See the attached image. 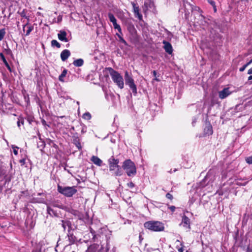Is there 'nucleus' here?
Segmentation results:
<instances>
[{
	"label": "nucleus",
	"instance_id": "obj_1",
	"mask_svg": "<svg viewBox=\"0 0 252 252\" xmlns=\"http://www.w3.org/2000/svg\"><path fill=\"white\" fill-rule=\"evenodd\" d=\"M109 168L112 174L116 176H120L123 175V171L121 167L118 165L119 160L111 157L108 160Z\"/></svg>",
	"mask_w": 252,
	"mask_h": 252
},
{
	"label": "nucleus",
	"instance_id": "obj_2",
	"mask_svg": "<svg viewBox=\"0 0 252 252\" xmlns=\"http://www.w3.org/2000/svg\"><path fill=\"white\" fill-rule=\"evenodd\" d=\"M144 226L152 231L159 232L164 230V226L163 223L158 221L150 220L146 221Z\"/></svg>",
	"mask_w": 252,
	"mask_h": 252
},
{
	"label": "nucleus",
	"instance_id": "obj_3",
	"mask_svg": "<svg viewBox=\"0 0 252 252\" xmlns=\"http://www.w3.org/2000/svg\"><path fill=\"white\" fill-rule=\"evenodd\" d=\"M122 168L128 176H133L136 173V168L134 163L130 159H126L124 161Z\"/></svg>",
	"mask_w": 252,
	"mask_h": 252
},
{
	"label": "nucleus",
	"instance_id": "obj_4",
	"mask_svg": "<svg viewBox=\"0 0 252 252\" xmlns=\"http://www.w3.org/2000/svg\"><path fill=\"white\" fill-rule=\"evenodd\" d=\"M109 70L113 81L120 89H123L124 87V81L123 76L118 72L112 68H109Z\"/></svg>",
	"mask_w": 252,
	"mask_h": 252
},
{
	"label": "nucleus",
	"instance_id": "obj_5",
	"mask_svg": "<svg viewBox=\"0 0 252 252\" xmlns=\"http://www.w3.org/2000/svg\"><path fill=\"white\" fill-rule=\"evenodd\" d=\"M58 191L67 197H71L77 192L75 187H62L58 186Z\"/></svg>",
	"mask_w": 252,
	"mask_h": 252
},
{
	"label": "nucleus",
	"instance_id": "obj_6",
	"mask_svg": "<svg viewBox=\"0 0 252 252\" xmlns=\"http://www.w3.org/2000/svg\"><path fill=\"white\" fill-rule=\"evenodd\" d=\"M231 93L229 88H225L219 92V96L220 99H224L229 95Z\"/></svg>",
	"mask_w": 252,
	"mask_h": 252
},
{
	"label": "nucleus",
	"instance_id": "obj_7",
	"mask_svg": "<svg viewBox=\"0 0 252 252\" xmlns=\"http://www.w3.org/2000/svg\"><path fill=\"white\" fill-rule=\"evenodd\" d=\"M180 225H182L184 227H185L186 229H189V228H190L189 219L186 216H184L182 217V222L181 223Z\"/></svg>",
	"mask_w": 252,
	"mask_h": 252
},
{
	"label": "nucleus",
	"instance_id": "obj_8",
	"mask_svg": "<svg viewBox=\"0 0 252 252\" xmlns=\"http://www.w3.org/2000/svg\"><path fill=\"white\" fill-rule=\"evenodd\" d=\"M133 7V12L136 17H137L140 20L142 19V15L139 12V7L134 2H131Z\"/></svg>",
	"mask_w": 252,
	"mask_h": 252
},
{
	"label": "nucleus",
	"instance_id": "obj_9",
	"mask_svg": "<svg viewBox=\"0 0 252 252\" xmlns=\"http://www.w3.org/2000/svg\"><path fill=\"white\" fill-rule=\"evenodd\" d=\"M67 33L64 31H60L58 33V37L60 40L67 42L68 40L66 38Z\"/></svg>",
	"mask_w": 252,
	"mask_h": 252
},
{
	"label": "nucleus",
	"instance_id": "obj_10",
	"mask_svg": "<svg viewBox=\"0 0 252 252\" xmlns=\"http://www.w3.org/2000/svg\"><path fill=\"white\" fill-rule=\"evenodd\" d=\"M70 55V52L68 50L65 49L61 53V58L63 61H65Z\"/></svg>",
	"mask_w": 252,
	"mask_h": 252
},
{
	"label": "nucleus",
	"instance_id": "obj_11",
	"mask_svg": "<svg viewBox=\"0 0 252 252\" xmlns=\"http://www.w3.org/2000/svg\"><path fill=\"white\" fill-rule=\"evenodd\" d=\"M163 43L164 44V48L165 51L168 54H171L173 51L171 44L167 41H163Z\"/></svg>",
	"mask_w": 252,
	"mask_h": 252
},
{
	"label": "nucleus",
	"instance_id": "obj_12",
	"mask_svg": "<svg viewBox=\"0 0 252 252\" xmlns=\"http://www.w3.org/2000/svg\"><path fill=\"white\" fill-rule=\"evenodd\" d=\"M204 132L206 135H210L213 133L212 127L210 124H207L204 129Z\"/></svg>",
	"mask_w": 252,
	"mask_h": 252
},
{
	"label": "nucleus",
	"instance_id": "obj_13",
	"mask_svg": "<svg viewBox=\"0 0 252 252\" xmlns=\"http://www.w3.org/2000/svg\"><path fill=\"white\" fill-rule=\"evenodd\" d=\"M91 160L94 164L98 166H101L102 163V161L99 158H98L97 157L94 156L91 158Z\"/></svg>",
	"mask_w": 252,
	"mask_h": 252
},
{
	"label": "nucleus",
	"instance_id": "obj_14",
	"mask_svg": "<svg viewBox=\"0 0 252 252\" xmlns=\"http://www.w3.org/2000/svg\"><path fill=\"white\" fill-rule=\"evenodd\" d=\"M26 28L27 29V30L26 31V35L28 36L30 34L31 32L33 30V27L32 26L29 25L28 23H27L23 26V31H25V29Z\"/></svg>",
	"mask_w": 252,
	"mask_h": 252
},
{
	"label": "nucleus",
	"instance_id": "obj_15",
	"mask_svg": "<svg viewBox=\"0 0 252 252\" xmlns=\"http://www.w3.org/2000/svg\"><path fill=\"white\" fill-rule=\"evenodd\" d=\"M99 249V246L96 245H93L91 246H90L87 250L86 251V252H96L97 250Z\"/></svg>",
	"mask_w": 252,
	"mask_h": 252
},
{
	"label": "nucleus",
	"instance_id": "obj_16",
	"mask_svg": "<svg viewBox=\"0 0 252 252\" xmlns=\"http://www.w3.org/2000/svg\"><path fill=\"white\" fill-rule=\"evenodd\" d=\"M127 85L129 86L133 94H137V88L136 85L134 83V82L128 84Z\"/></svg>",
	"mask_w": 252,
	"mask_h": 252
},
{
	"label": "nucleus",
	"instance_id": "obj_17",
	"mask_svg": "<svg viewBox=\"0 0 252 252\" xmlns=\"http://www.w3.org/2000/svg\"><path fill=\"white\" fill-rule=\"evenodd\" d=\"M83 63H84V61L81 59H79L75 60L73 62V64L75 66L79 67V66H81L82 65H83Z\"/></svg>",
	"mask_w": 252,
	"mask_h": 252
},
{
	"label": "nucleus",
	"instance_id": "obj_18",
	"mask_svg": "<svg viewBox=\"0 0 252 252\" xmlns=\"http://www.w3.org/2000/svg\"><path fill=\"white\" fill-rule=\"evenodd\" d=\"M67 72V70L66 69H64L63 72H62L61 74L59 77V80L63 82L64 81V77L66 76Z\"/></svg>",
	"mask_w": 252,
	"mask_h": 252
},
{
	"label": "nucleus",
	"instance_id": "obj_19",
	"mask_svg": "<svg viewBox=\"0 0 252 252\" xmlns=\"http://www.w3.org/2000/svg\"><path fill=\"white\" fill-rule=\"evenodd\" d=\"M152 4V3L150 1L148 0L145 1L143 7L144 12L146 13V11L148 10V7L150 6V5Z\"/></svg>",
	"mask_w": 252,
	"mask_h": 252
},
{
	"label": "nucleus",
	"instance_id": "obj_20",
	"mask_svg": "<svg viewBox=\"0 0 252 252\" xmlns=\"http://www.w3.org/2000/svg\"><path fill=\"white\" fill-rule=\"evenodd\" d=\"M108 17L110 21L112 23V24H114L117 22L116 19L115 18L113 14H112V13H109L108 14Z\"/></svg>",
	"mask_w": 252,
	"mask_h": 252
},
{
	"label": "nucleus",
	"instance_id": "obj_21",
	"mask_svg": "<svg viewBox=\"0 0 252 252\" xmlns=\"http://www.w3.org/2000/svg\"><path fill=\"white\" fill-rule=\"evenodd\" d=\"M122 33L121 34L120 32L117 33L116 35L118 37L119 41L124 43L125 45H126V42L122 36Z\"/></svg>",
	"mask_w": 252,
	"mask_h": 252
},
{
	"label": "nucleus",
	"instance_id": "obj_22",
	"mask_svg": "<svg viewBox=\"0 0 252 252\" xmlns=\"http://www.w3.org/2000/svg\"><path fill=\"white\" fill-rule=\"evenodd\" d=\"M6 32L5 29H2L0 30V41H1L5 35Z\"/></svg>",
	"mask_w": 252,
	"mask_h": 252
},
{
	"label": "nucleus",
	"instance_id": "obj_23",
	"mask_svg": "<svg viewBox=\"0 0 252 252\" xmlns=\"http://www.w3.org/2000/svg\"><path fill=\"white\" fill-rule=\"evenodd\" d=\"M51 45L52 46H56L58 48L61 47V44L56 40H52Z\"/></svg>",
	"mask_w": 252,
	"mask_h": 252
},
{
	"label": "nucleus",
	"instance_id": "obj_24",
	"mask_svg": "<svg viewBox=\"0 0 252 252\" xmlns=\"http://www.w3.org/2000/svg\"><path fill=\"white\" fill-rule=\"evenodd\" d=\"M114 28L115 29H117L118 31V32H120L121 34H122V29L121 28V27L119 25H118L117 22L113 24Z\"/></svg>",
	"mask_w": 252,
	"mask_h": 252
},
{
	"label": "nucleus",
	"instance_id": "obj_25",
	"mask_svg": "<svg viewBox=\"0 0 252 252\" xmlns=\"http://www.w3.org/2000/svg\"><path fill=\"white\" fill-rule=\"evenodd\" d=\"M83 118L87 120L91 119V115L89 112H86L83 115Z\"/></svg>",
	"mask_w": 252,
	"mask_h": 252
},
{
	"label": "nucleus",
	"instance_id": "obj_26",
	"mask_svg": "<svg viewBox=\"0 0 252 252\" xmlns=\"http://www.w3.org/2000/svg\"><path fill=\"white\" fill-rule=\"evenodd\" d=\"M125 81H126V85H127L128 84H129L130 83L134 82V80L132 78V76H131L130 77H128L126 79H125Z\"/></svg>",
	"mask_w": 252,
	"mask_h": 252
},
{
	"label": "nucleus",
	"instance_id": "obj_27",
	"mask_svg": "<svg viewBox=\"0 0 252 252\" xmlns=\"http://www.w3.org/2000/svg\"><path fill=\"white\" fill-rule=\"evenodd\" d=\"M12 148L13 149V152L14 155H17L18 154V147L14 145H12Z\"/></svg>",
	"mask_w": 252,
	"mask_h": 252
},
{
	"label": "nucleus",
	"instance_id": "obj_28",
	"mask_svg": "<svg viewBox=\"0 0 252 252\" xmlns=\"http://www.w3.org/2000/svg\"><path fill=\"white\" fill-rule=\"evenodd\" d=\"M2 61H3V63H4L5 65H6V66L7 67L8 69L9 70L11 71L10 67L8 63H7L5 58H3V60H2Z\"/></svg>",
	"mask_w": 252,
	"mask_h": 252
},
{
	"label": "nucleus",
	"instance_id": "obj_29",
	"mask_svg": "<svg viewBox=\"0 0 252 252\" xmlns=\"http://www.w3.org/2000/svg\"><path fill=\"white\" fill-rule=\"evenodd\" d=\"M248 74H252V67L250 68L248 71ZM252 80V75H250L248 77V80Z\"/></svg>",
	"mask_w": 252,
	"mask_h": 252
},
{
	"label": "nucleus",
	"instance_id": "obj_30",
	"mask_svg": "<svg viewBox=\"0 0 252 252\" xmlns=\"http://www.w3.org/2000/svg\"><path fill=\"white\" fill-rule=\"evenodd\" d=\"M246 160L249 164H252V157L247 158Z\"/></svg>",
	"mask_w": 252,
	"mask_h": 252
},
{
	"label": "nucleus",
	"instance_id": "obj_31",
	"mask_svg": "<svg viewBox=\"0 0 252 252\" xmlns=\"http://www.w3.org/2000/svg\"><path fill=\"white\" fill-rule=\"evenodd\" d=\"M209 2L214 7L215 11H216V7L215 6V2L213 0H209Z\"/></svg>",
	"mask_w": 252,
	"mask_h": 252
},
{
	"label": "nucleus",
	"instance_id": "obj_32",
	"mask_svg": "<svg viewBox=\"0 0 252 252\" xmlns=\"http://www.w3.org/2000/svg\"><path fill=\"white\" fill-rule=\"evenodd\" d=\"M131 75L129 74L128 72L126 71L125 73V79L127 78L128 77H131Z\"/></svg>",
	"mask_w": 252,
	"mask_h": 252
},
{
	"label": "nucleus",
	"instance_id": "obj_33",
	"mask_svg": "<svg viewBox=\"0 0 252 252\" xmlns=\"http://www.w3.org/2000/svg\"><path fill=\"white\" fill-rule=\"evenodd\" d=\"M127 185L130 188H132L134 187V184L131 182L128 183Z\"/></svg>",
	"mask_w": 252,
	"mask_h": 252
},
{
	"label": "nucleus",
	"instance_id": "obj_34",
	"mask_svg": "<svg viewBox=\"0 0 252 252\" xmlns=\"http://www.w3.org/2000/svg\"><path fill=\"white\" fill-rule=\"evenodd\" d=\"M166 197L170 200H172L173 199L172 195L170 193H167L166 195Z\"/></svg>",
	"mask_w": 252,
	"mask_h": 252
},
{
	"label": "nucleus",
	"instance_id": "obj_35",
	"mask_svg": "<svg viewBox=\"0 0 252 252\" xmlns=\"http://www.w3.org/2000/svg\"><path fill=\"white\" fill-rule=\"evenodd\" d=\"M168 208L170 210V211L172 212H174L175 210V207L174 206H171L168 207Z\"/></svg>",
	"mask_w": 252,
	"mask_h": 252
},
{
	"label": "nucleus",
	"instance_id": "obj_36",
	"mask_svg": "<svg viewBox=\"0 0 252 252\" xmlns=\"http://www.w3.org/2000/svg\"><path fill=\"white\" fill-rule=\"evenodd\" d=\"M246 67H247L245 66L244 65L243 67L240 68V69H239L240 71L242 72V71H244Z\"/></svg>",
	"mask_w": 252,
	"mask_h": 252
},
{
	"label": "nucleus",
	"instance_id": "obj_37",
	"mask_svg": "<svg viewBox=\"0 0 252 252\" xmlns=\"http://www.w3.org/2000/svg\"><path fill=\"white\" fill-rule=\"evenodd\" d=\"M252 63V59L246 64H245V66L247 67L248 65H249L251 63Z\"/></svg>",
	"mask_w": 252,
	"mask_h": 252
},
{
	"label": "nucleus",
	"instance_id": "obj_38",
	"mask_svg": "<svg viewBox=\"0 0 252 252\" xmlns=\"http://www.w3.org/2000/svg\"><path fill=\"white\" fill-rule=\"evenodd\" d=\"M178 250L179 252H184V249L182 247L179 248Z\"/></svg>",
	"mask_w": 252,
	"mask_h": 252
},
{
	"label": "nucleus",
	"instance_id": "obj_39",
	"mask_svg": "<svg viewBox=\"0 0 252 252\" xmlns=\"http://www.w3.org/2000/svg\"><path fill=\"white\" fill-rule=\"evenodd\" d=\"M0 56L1 57V59L2 60H3V58H5L4 55H3L2 53H0Z\"/></svg>",
	"mask_w": 252,
	"mask_h": 252
},
{
	"label": "nucleus",
	"instance_id": "obj_40",
	"mask_svg": "<svg viewBox=\"0 0 252 252\" xmlns=\"http://www.w3.org/2000/svg\"><path fill=\"white\" fill-rule=\"evenodd\" d=\"M42 123L43 125H46V122L45 120H42Z\"/></svg>",
	"mask_w": 252,
	"mask_h": 252
},
{
	"label": "nucleus",
	"instance_id": "obj_41",
	"mask_svg": "<svg viewBox=\"0 0 252 252\" xmlns=\"http://www.w3.org/2000/svg\"><path fill=\"white\" fill-rule=\"evenodd\" d=\"M20 162L24 164L25 163V160L24 159L21 160Z\"/></svg>",
	"mask_w": 252,
	"mask_h": 252
},
{
	"label": "nucleus",
	"instance_id": "obj_42",
	"mask_svg": "<svg viewBox=\"0 0 252 252\" xmlns=\"http://www.w3.org/2000/svg\"><path fill=\"white\" fill-rule=\"evenodd\" d=\"M20 121H18V122H17V125H18V126L19 127H20Z\"/></svg>",
	"mask_w": 252,
	"mask_h": 252
},
{
	"label": "nucleus",
	"instance_id": "obj_43",
	"mask_svg": "<svg viewBox=\"0 0 252 252\" xmlns=\"http://www.w3.org/2000/svg\"><path fill=\"white\" fill-rule=\"evenodd\" d=\"M22 124V125H23V124H24V121H23V120H21V121H20V124Z\"/></svg>",
	"mask_w": 252,
	"mask_h": 252
},
{
	"label": "nucleus",
	"instance_id": "obj_44",
	"mask_svg": "<svg viewBox=\"0 0 252 252\" xmlns=\"http://www.w3.org/2000/svg\"><path fill=\"white\" fill-rule=\"evenodd\" d=\"M156 73H156V71H153V74H154V76H156Z\"/></svg>",
	"mask_w": 252,
	"mask_h": 252
},
{
	"label": "nucleus",
	"instance_id": "obj_45",
	"mask_svg": "<svg viewBox=\"0 0 252 252\" xmlns=\"http://www.w3.org/2000/svg\"><path fill=\"white\" fill-rule=\"evenodd\" d=\"M195 122V120H193L192 124L194 123Z\"/></svg>",
	"mask_w": 252,
	"mask_h": 252
},
{
	"label": "nucleus",
	"instance_id": "obj_46",
	"mask_svg": "<svg viewBox=\"0 0 252 252\" xmlns=\"http://www.w3.org/2000/svg\"><path fill=\"white\" fill-rule=\"evenodd\" d=\"M100 249H102V247H100V248L99 247V249L98 250L100 251ZM98 252H100L98 251Z\"/></svg>",
	"mask_w": 252,
	"mask_h": 252
},
{
	"label": "nucleus",
	"instance_id": "obj_47",
	"mask_svg": "<svg viewBox=\"0 0 252 252\" xmlns=\"http://www.w3.org/2000/svg\"><path fill=\"white\" fill-rule=\"evenodd\" d=\"M63 227L65 229V226H64V223H63Z\"/></svg>",
	"mask_w": 252,
	"mask_h": 252
},
{
	"label": "nucleus",
	"instance_id": "obj_48",
	"mask_svg": "<svg viewBox=\"0 0 252 252\" xmlns=\"http://www.w3.org/2000/svg\"><path fill=\"white\" fill-rule=\"evenodd\" d=\"M155 80H156L157 81H158V80L157 78H156Z\"/></svg>",
	"mask_w": 252,
	"mask_h": 252
},
{
	"label": "nucleus",
	"instance_id": "obj_49",
	"mask_svg": "<svg viewBox=\"0 0 252 252\" xmlns=\"http://www.w3.org/2000/svg\"><path fill=\"white\" fill-rule=\"evenodd\" d=\"M72 252H75L74 251H72Z\"/></svg>",
	"mask_w": 252,
	"mask_h": 252
},
{
	"label": "nucleus",
	"instance_id": "obj_50",
	"mask_svg": "<svg viewBox=\"0 0 252 252\" xmlns=\"http://www.w3.org/2000/svg\"><path fill=\"white\" fill-rule=\"evenodd\" d=\"M1 85V83H0V86Z\"/></svg>",
	"mask_w": 252,
	"mask_h": 252
}]
</instances>
